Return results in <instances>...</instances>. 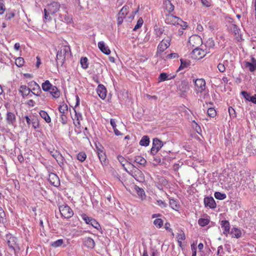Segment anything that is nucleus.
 <instances>
[{"instance_id": "f257e3e1", "label": "nucleus", "mask_w": 256, "mask_h": 256, "mask_svg": "<svg viewBox=\"0 0 256 256\" xmlns=\"http://www.w3.org/2000/svg\"><path fill=\"white\" fill-rule=\"evenodd\" d=\"M61 5L58 2H52L48 4L44 8V22H50L52 18L50 16L54 15L60 10Z\"/></svg>"}, {"instance_id": "a19ab883", "label": "nucleus", "mask_w": 256, "mask_h": 256, "mask_svg": "<svg viewBox=\"0 0 256 256\" xmlns=\"http://www.w3.org/2000/svg\"><path fill=\"white\" fill-rule=\"evenodd\" d=\"M24 59L22 57H18L16 59L15 64L18 67H22L24 64Z\"/></svg>"}, {"instance_id": "864d4df0", "label": "nucleus", "mask_w": 256, "mask_h": 256, "mask_svg": "<svg viewBox=\"0 0 256 256\" xmlns=\"http://www.w3.org/2000/svg\"><path fill=\"white\" fill-rule=\"evenodd\" d=\"M178 58V55L176 53H171L170 54H168L166 57V59L177 58Z\"/></svg>"}, {"instance_id": "7c9ffc66", "label": "nucleus", "mask_w": 256, "mask_h": 256, "mask_svg": "<svg viewBox=\"0 0 256 256\" xmlns=\"http://www.w3.org/2000/svg\"><path fill=\"white\" fill-rule=\"evenodd\" d=\"M134 189L138 197H140L142 200H143L145 197V192L144 190L137 186H135Z\"/></svg>"}, {"instance_id": "72a5a7b5", "label": "nucleus", "mask_w": 256, "mask_h": 256, "mask_svg": "<svg viewBox=\"0 0 256 256\" xmlns=\"http://www.w3.org/2000/svg\"><path fill=\"white\" fill-rule=\"evenodd\" d=\"M190 65V62L182 59L180 60V66L178 69L177 71H179L182 69L187 68Z\"/></svg>"}, {"instance_id": "37998d69", "label": "nucleus", "mask_w": 256, "mask_h": 256, "mask_svg": "<svg viewBox=\"0 0 256 256\" xmlns=\"http://www.w3.org/2000/svg\"><path fill=\"white\" fill-rule=\"evenodd\" d=\"M56 160L58 162L60 166V167H62V166L64 165V162L65 160L64 157L62 155V154H60V155L58 156H57V158H56Z\"/></svg>"}, {"instance_id": "680f3d73", "label": "nucleus", "mask_w": 256, "mask_h": 256, "mask_svg": "<svg viewBox=\"0 0 256 256\" xmlns=\"http://www.w3.org/2000/svg\"><path fill=\"white\" fill-rule=\"evenodd\" d=\"M50 154L56 159L60 155V153L57 150H53L50 151Z\"/></svg>"}, {"instance_id": "79ce46f5", "label": "nucleus", "mask_w": 256, "mask_h": 256, "mask_svg": "<svg viewBox=\"0 0 256 256\" xmlns=\"http://www.w3.org/2000/svg\"><path fill=\"white\" fill-rule=\"evenodd\" d=\"M154 224L158 228H160L163 225V220L161 218H156L154 221Z\"/></svg>"}, {"instance_id": "f8f14e48", "label": "nucleus", "mask_w": 256, "mask_h": 256, "mask_svg": "<svg viewBox=\"0 0 256 256\" xmlns=\"http://www.w3.org/2000/svg\"><path fill=\"white\" fill-rule=\"evenodd\" d=\"M48 180L52 185L56 187H58L60 185L59 178L54 173L50 174Z\"/></svg>"}, {"instance_id": "0eeeda50", "label": "nucleus", "mask_w": 256, "mask_h": 256, "mask_svg": "<svg viewBox=\"0 0 256 256\" xmlns=\"http://www.w3.org/2000/svg\"><path fill=\"white\" fill-rule=\"evenodd\" d=\"M190 87L188 82L183 80L179 84L178 90L181 97L184 98L186 96V94L188 91Z\"/></svg>"}, {"instance_id": "603ef678", "label": "nucleus", "mask_w": 256, "mask_h": 256, "mask_svg": "<svg viewBox=\"0 0 256 256\" xmlns=\"http://www.w3.org/2000/svg\"><path fill=\"white\" fill-rule=\"evenodd\" d=\"M206 46L210 48H212L214 46V42L212 39L210 38L207 40Z\"/></svg>"}, {"instance_id": "5fc2aeb1", "label": "nucleus", "mask_w": 256, "mask_h": 256, "mask_svg": "<svg viewBox=\"0 0 256 256\" xmlns=\"http://www.w3.org/2000/svg\"><path fill=\"white\" fill-rule=\"evenodd\" d=\"M218 68L220 72H224L226 70V67L224 64L219 63L218 65Z\"/></svg>"}, {"instance_id": "423d86ee", "label": "nucleus", "mask_w": 256, "mask_h": 256, "mask_svg": "<svg viewBox=\"0 0 256 256\" xmlns=\"http://www.w3.org/2000/svg\"><path fill=\"white\" fill-rule=\"evenodd\" d=\"M171 38L170 37L164 38L158 44L157 48V54L164 52L170 46Z\"/></svg>"}, {"instance_id": "7ed1b4c3", "label": "nucleus", "mask_w": 256, "mask_h": 256, "mask_svg": "<svg viewBox=\"0 0 256 256\" xmlns=\"http://www.w3.org/2000/svg\"><path fill=\"white\" fill-rule=\"evenodd\" d=\"M165 22L168 24L172 25H181L182 23H184V25L186 24V23H184L182 19L172 14H168L166 15Z\"/></svg>"}, {"instance_id": "09e8293b", "label": "nucleus", "mask_w": 256, "mask_h": 256, "mask_svg": "<svg viewBox=\"0 0 256 256\" xmlns=\"http://www.w3.org/2000/svg\"><path fill=\"white\" fill-rule=\"evenodd\" d=\"M202 4L206 8H209L212 6V2L209 0H200Z\"/></svg>"}, {"instance_id": "8fccbe9b", "label": "nucleus", "mask_w": 256, "mask_h": 256, "mask_svg": "<svg viewBox=\"0 0 256 256\" xmlns=\"http://www.w3.org/2000/svg\"><path fill=\"white\" fill-rule=\"evenodd\" d=\"M194 40L197 41L198 42V44L202 42L201 38L197 36H194L190 37V42H191Z\"/></svg>"}, {"instance_id": "052dcab7", "label": "nucleus", "mask_w": 256, "mask_h": 256, "mask_svg": "<svg viewBox=\"0 0 256 256\" xmlns=\"http://www.w3.org/2000/svg\"><path fill=\"white\" fill-rule=\"evenodd\" d=\"M96 153L97 154H98V152H103L104 151V147L101 146V145H97L96 144Z\"/></svg>"}, {"instance_id": "9b49d317", "label": "nucleus", "mask_w": 256, "mask_h": 256, "mask_svg": "<svg viewBox=\"0 0 256 256\" xmlns=\"http://www.w3.org/2000/svg\"><path fill=\"white\" fill-rule=\"evenodd\" d=\"M58 19L60 21L66 24L70 23L72 20V17L66 11H64L58 14Z\"/></svg>"}, {"instance_id": "13d9d810", "label": "nucleus", "mask_w": 256, "mask_h": 256, "mask_svg": "<svg viewBox=\"0 0 256 256\" xmlns=\"http://www.w3.org/2000/svg\"><path fill=\"white\" fill-rule=\"evenodd\" d=\"M118 160L120 162L121 164L124 167L125 162H126V160H125V158L122 156H118Z\"/></svg>"}, {"instance_id": "c9c22d12", "label": "nucleus", "mask_w": 256, "mask_h": 256, "mask_svg": "<svg viewBox=\"0 0 256 256\" xmlns=\"http://www.w3.org/2000/svg\"><path fill=\"white\" fill-rule=\"evenodd\" d=\"M209 222L210 220L208 218H200L198 220V224L201 226H204L208 225Z\"/></svg>"}, {"instance_id": "e2e57ef3", "label": "nucleus", "mask_w": 256, "mask_h": 256, "mask_svg": "<svg viewBox=\"0 0 256 256\" xmlns=\"http://www.w3.org/2000/svg\"><path fill=\"white\" fill-rule=\"evenodd\" d=\"M241 94L244 98L248 100V99H250L251 96L246 92L245 91H242L241 92Z\"/></svg>"}, {"instance_id": "de8ad7c7", "label": "nucleus", "mask_w": 256, "mask_h": 256, "mask_svg": "<svg viewBox=\"0 0 256 256\" xmlns=\"http://www.w3.org/2000/svg\"><path fill=\"white\" fill-rule=\"evenodd\" d=\"M67 114H61L60 116V121L62 124H65L68 122Z\"/></svg>"}, {"instance_id": "2f4dec72", "label": "nucleus", "mask_w": 256, "mask_h": 256, "mask_svg": "<svg viewBox=\"0 0 256 256\" xmlns=\"http://www.w3.org/2000/svg\"><path fill=\"white\" fill-rule=\"evenodd\" d=\"M150 144V138L147 136H143L140 142V144L142 146H146Z\"/></svg>"}, {"instance_id": "774afa93", "label": "nucleus", "mask_w": 256, "mask_h": 256, "mask_svg": "<svg viewBox=\"0 0 256 256\" xmlns=\"http://www.w3.org/2000/svg\"><path fill=\"white\" fill-rule=\"evenodd\" d=\"M192 250V256H196V248L193 245L191 246Z\"/></svg>"}, {"instance_id": "aec40b11", "label": "nucleus", "mask_w": 256, "mask_h": 256, "mask_svg": "<svg viewBox=\"0 0 256 256\" xmlns=\"http://www.w3.org/2000/svg\"><path fill=\"white\" fill-rule=\"evenodd\" d=\"M84 245L88 248H92L95 246V243L93 239L86 237L83 239Z\"/></svg>"}, {"instance_id": "393cba45", "label": "nucleus", "mask_w": 256, "mask_h": 256, "mask_svg": "<svg viewBox=\"0 0 256 256\" xmlns=\"http://www.w3.org/2000/svg\"><path fill=\"white\" fill-rule=\"evenodd\" d=\"M53 85L50 82L49 80H46L42 84V88L44 92H48L52 87Z\"/></svg>"}, {"instance_id": "6ab92c4d", "label": "nucleus", "mask_w": 256, "mask_h": 256, "mask_svg": "<svg viewBox=\"0 0 256 256\" xmlns=\"http://www.w3.org/2000/svg\"><path fill=\"white\" fill-rule=\"evenodd\" d=\"M98 48L104 54L108 55L110 54V50L109 49L108 46H106L105 43L102 42H100L98 44Z\"/></svg>"}, {"instance_id": "c756f323", "label": "nucleus", "mask_w": 256, "mask_h": 256, "mask_svg": "<svg viewBox=\"0 0 256 256\" xmlns=\"http://www.w3.org/2000/svg\"><path fill=\"white\" fill-rule=\"evenodd\" d=\"M58 110L61 114H68V106L66 104L62 103L59 106Z\"/></svg>"}, {"instance_id": "e433bc0d", "label": "nucleus", "mask_w": 256, "mask_h": 256, "mask_svg": "<svg viewBox=\"0 0 256 256\" xmlns=\"http://www.w3.org/2000/svg\"><path fill=\"white\" fill-rule=\"evenodd\" d=\"M214 196L216 199L219 200H224L226 197V194H222L218 192H215Z\"/></svg>"}, {"instance_id": "4c0bfd02", "label": "nucleus", "mask_w": 256, "mask_h": 256, "mask_svg": "<svg viewBox=\"0 0 256 256\" xmlns=\"http://www.w3.org/2000/svg\"><path fill=\"white\" fill-rule=\"evenodd\" d=\"M77 159L81 162H84L86 158V155L84 152H80L77 155Z\"/></svg>"}, {"instance_id": "bb28decb", "label": "nucleus", "mask_w": 256, "mask_h": 256, "mask_svg": "<svg viewBox=\"0 0 256 256\" xmlns=\"http://www.w3.org/2000/svg\"><path fill=\"white\" fill-rule=\"evenodd\" d=\"M98 157L99 158L100 160V161L102 164H106V155L104 151L100 152L98 154H97Z\"/></svg>"}, {"instance_id": "49530a36", "label": "nucleus", "mask_w": 256, "mask_h": 256, "mask_svg": "<svg viewBox=\"0 0 256 256\" xmlns=\"http://www.w3.org/2000/svg\"><path fill=\"white\" fill-rule=\"evenodd\" d=\"M143 23H144V20H143L142 18H140L138 20L137 23H136V25L134 27L133 30L134 31H136L138 29L140 28L142 26Z\"/></svg>"}, {"instance_id": "c85d7f7f", "label": "nucleus", "mask_w": 256, "mask_h": 256, "mask_svg": "<svg viewBox=\"0 0 256 256\" xmlns=\"http://www.w3.org/2000/svg\"><path fill=\"white\" fill-rule=\"evenodd\" d=\"M176 238L178 243V245L180 246H182V240H184L186 238L185 234L182 231L180 232L176 235Z\"/></svg>"}, {"instance_id": "c03bdc74", "label": "nucleus", "mask_w": 256, "mask_h": 256, "mask_svg": "<svg viewBox=\"0 0 256 256\" xmlns=\"http://www.w3.org/2000/svg\"><path fill=\"white\" fill-rule=\"evenodd\" d=\"M88 224L92 225L96 230H99L100 228V224L94 219L93 218L90 220V222Z\"/></svg>"}, {"instance_id": "f03ea898", "label": "nucleus", "mask_w": 256, "mask_h": 256, "mask_svg": "<svg viewBox=\"0 0 256 256\" xmlns=\"http://www.w3.org/2000/svg\"><path fill=\"white\" fill-rule=\"evenodd\" d=\"M70 54V50L69 46H62L60 47L57 52L56 56V62L57 64L62 65L66 58Z\"/></svg>"}, {"instance_id": "f704fd0d", "label": "nucleus", "mask_w": 256, "mask_h": 256, "mask_svg": "<svg viewBox=\"0 0 256 256\" xmlns=\"http://www.w3.org/2000/svg\"><path fill=\"white\" fill-rule=\"evenodd\" d=\"M134 161L140 165H144L146 162V160L143 157L139 156L135 157Z\"/></svg>"}, {"instance_id": "4d7b16f0", "label": "nucleus", "mask_w": 256, "mask_h": 256, "mask_svg": "<svg viewBox=\"0 0 256 256\" xmlns=\"http://www.w3.org/2000/svg\"><path fill=\"white\" fill-rule=\"evenodd\" d=\"M231 30L235 34H238L240 29L236 24H232L231 27Z\"/></svg>"}, {"instance_id": "dca6fc26", "label": "nucleus", "mask_w": 256, "mask_h": 256, "mask_svg": "<svg viewBox=\"0 0 256 256\" xmlns=\"http://www.w3.org/2000/svg\"><path fill=\"white\" fill-rule=\"evenodd\" d=\"M96 92L102 99L104 100L106 98V90L104 85L99 84L96 88Z\"/></svg>"}, {"instance_id": "a878e982", "label": "nucleus", "mask_w": 256, "mask_h": 256, "mask_svg": "<svg viewBox=\"0 0 256 256\" xmlns=\"http://www.w3.org/2000/svg\"><path fill=\"white\" fill-rule=\"evenodd\" d=\"M30 92L36 96H40L42 93L40 86L36 82H34V87Z\"/></svg>"}, {"instance_id": "b1692460", "label": "nucleus", "mask_w": 256, "mask_h": 256, "mask_svg": "<svg viewBox=\"0 0 256 256\" xmlns=\"http://www.w3.org/2000/svg\"><path fill=\"white\" fill-rule=\"evenodd\" d=\"M53 98H57L60 96V92L56 88V86H53L50 91L48 92Z\"/></svg>"}, {"instance_id": "69168bd1", "label": "nucleus", "mask_w": 256, "mask_h": 256, "mask_svg": "<svg viewBox=\"0 0 256 256\" xmlns=\"http://www.w3.org/2000/svg\"><path fill=\"white\" fill-rule=\"evenodd\" d=\"M5 10V6L2 3H0V14L4 13Z\"/></svg>"}, {"instance_id": "9d476101", "label": "nucleus", "mask_w": 256, "mask_h": 256, "mask_svg": "<svg viewBox=\"0 0 256 256\" xmlns=\"http://www.w3.org/2000/svg\"><path fill=\"white\" fill-rule=\"evenodd\" d=\"M16 239L12 234H6V240L9 248L13 250H15V248L16 246Z\"/></svg>"}, {"instance_id": "20e7f679", "label": "nucleus", "mask_w": 256, "mask_h": 256, "mask_svg": "<svg viewBox=\"0 0 256 256\" xmlns=\"http://www.w3.org/2000/svg\"><path fill=\"white\" fill-rule=\"evenodd\" d=\"M59 210L62 216L66 218H69L74 215L72 210L66 204H63L60 206Z\"/></svg>"}, {"instance_id": "4468645a", "label": "nucleus", "mask_w": 256, "mask_h": 256, "mask_svg": "<svg viewBox=\"0 0 256 256\" xmlns=\"http://www.w3.org/2000/svg\"><path fill=\"white\" fill-rule=\"evenodd\" d=\"M192 57L195 59L202 58L205 56V52L199 48H196L192 50Z\"/></svg>"}, {"instance_id": "2eb2a0df", "label": "nucleus", "mask_w": 256, "mask_h": 256, "mask_svg": "<svg viewBox=\"0 0 256 256\" xmlns=\"http://www.w3.org/2000/svg\"><path fill=\"white\" fill-rule=\"evenodd\" d=\"M223 230V234L226 236H228V234H230V224L228 221L226 220H222L220 224Z\"/></svg>"}, {"instance_id": "ea45409f", "label": "nucleus", "mask_w": 256, "mask_h": 256, "mask_svg": "<svg viewBox=\"0 0 256 256\" xmlns=\"http://www.w3.org/2000/svg\"><path fill=\"white\" fill-rule=\"evenodd\" d=\"M63 242H64L63 240L62 239H60L56 241L52 242L51 243L50 245L52 247L58 248V247L61 246L62 245V244H63Z\"/></svg>"}, {"instance_id": "412c9836", "label": "nucleus", "mask_w": 256, "mask_h": 256, "mask_svg": "<svg viewBox=\"0 0 256 256\" xmlns=\"http://www.w3.org/2000/svg\"><path fill=\"white\" fill-rule=\"evenodd\" d=\"M230 234L232 238H239L242 236V232L240 229L237 228H232Z\"/></svg>"}, {"instance_id": "0e129e2a", "label": "nucleus", "mask_w": 256, "mask_h": 256, "mask_svg": "<svg viewBox=\"0 0 256 256\" xmlns=\"http://www.w3.org/2000/svg\"><path fill=\"white\" fill-rule=\"evenodd\" d=\"M37 122H38V120L36 119H35V118L32 119V126L35 129L38 126V124Z\"/></svg>"}, {"instance_id": "473e14b6", "label": "nucleus", "mask_w": 256, "mask_h": 256, "mask_svg": "<svg viewBox=\"0 0 256 256\" xmlns=\"http://www.w3.org/2000/svg\"><path fill=\"white\" fill-rule=\"evenodd\" d=\"M80 63L84 69H86L88 66V59L86 57H82L80 58Z\"/></svg>"}, {"instance_id": "39448f33", "label": "nucleus", "mask_w": 256, "mask_h": 256, "mask_svg": "<svg viewBox=\"0 0 256 256\" xmlns=\"http://www.w3.org/2000/svg\"><path fill=\"white\" fill-rule=\"evenodd\" d=\"M193 82L194 83L195 90L197 94L202 93L206 90V81L204 78L194 79Z\"/></svg>"}, {"instance_id": "3c124183", "label": "nucleus", "mask_w": 256, "mask_h": 256, "mask_svg": "<svg viewBox=\"0 0 256 256\" xmlns=\"http://www.w3.org/2000/svg\"><path fill=\"white\" fill-rule=\"evenodd\" d=\"M228 112L231 118H234L236 117L235 110L232 107L228 108Z\"/></svg>"}, {"instance_id": "58836bf2", "label": "nucleus", "mask_w": 256, "mask_h": 256, "mask_svg": "<svg viewBox=\"0 0 256 256\" xmlns=\"http://www.w3.org/2000/svg\"><path fill=\"white\" fill-rule=\"evenodd\" d=\"M166 9L169 12H172L174 10V6L170 0L166 1Z\"/></svg>"}, {"instance_id": "338daca9", "label": "nucleus", "mask_w": 256, "mask_h": 256, "mask_svg": "<svg viewBox=\"0 0 256 256\" xmlns=\"http://www.w3.org/2000/svg\"><path fill=\"white\" fill-rule=\"evenodd\" d=\"M248 101L256 104V94H254L253 96H251L250 98L248 99Z\"/></svg>"}, {"instance_id": "a211bd4d", "label": "nucleus", "mask_w": 256, "mask_h": 256, "mask_svg": "<svg viewBox=\"0 0 256 256\" xmlns=\"http://www.w3.org/2000/svg\"><path fill=\"white\" fill-rule=\"evenodd\" d=\"M204 203L206 206L210 208H214L216 207V204L213 198L207 197L204 199Z\"/></svg>"}, {"instance_id": "f3484780", "label": "nucleus", "mask_w": 256, "mask_h": 256, "mask_svg": "<svg viewBox=\"0 0 256 256\" xmlns=\"http://www.w3.org/2000/svg\"><path fill=\"white\" fill-rule=\"evenodd\" d=\"M176 77V75H172L171 74H168L166 72L161 73L158 78V82H162L168 80H170Z\"/></svg>"}, {"instance_id": "cd10ccee", "label": "nucleus", "mask_w": 256, "mask_h": 256, "mask_svg": "<svg viewBox=\"0 0 256 256\" xmlns=\"http://www.w3.org/2000/svg\"><path fill=\"white\" fill-rule=\"evenodd\" d=\"M40 116L45 120L47 123L51 122V118L48 114L44 110H40Z\"/></svg>"}, {"instance_id": "5701e85b", "label": "nucleus", "mask_w": 256, "mask_h": 256, "mask_svg": "<svg viewBox=\"0 0 256 256\" xmlns=\"http://www.w3.org/2000/svg\"><path fill=\"white\" fill-rule=\"evenodd\" d=\"M169 205L173 210L178 211L180 208V204L178 202L172 198H170Z\"/></svg>"}, {"instance_id": "a18cd8bd", "label": "nucleus", "mask_w": 256, "mask_h": 256, "mask_svg": "<svg viewBox=\"0 0 256 256\" xmlns=\"http://www.w3.org/2000/svg\"><path fill=\"white\" fill-rule=\"evenodd\" d=\"M207 112L208 116L212 118H214L216 114V110L212 108H209Z\"/></svg>"}, {"instance_id": "ddd939ff", "label": "nucleus", "mask_w": 256, "mask_h": 256, "mask_svg": "<svg viewBox=\"0 0 256 256\" xmlns=\"http://www.w3.org/2000/svg\"><path fill=\"white\" fill-rule=\"evenodd\" d=\"M6 121L8 124L14 126L16 122V116L14 112H8L6 114Z\"/></svg>"}, {"instance_id": "4be33fe9", "label": "nucleus", "mask_w": 256, "mask_h": 256, "mask_svg": "<svg viewBox=\"0 0 256 256\" xmlns=\"http://www.w3.org/2000/svg\"><path fill=\"white\" fill-rule=\"evenodd\" d=\"M31 90L26 86H20L19 92L21 93L22 96H27L30 94Z\"/></svg>"}, {"instance_id": "6e6552de", "label": "nucleus", "mask_w": 256, "mask_h": 256, "mask_svg": "<svg viewBox=\"0 0 256 256\" xmlns=\"http://www.w3.org/2000/svg\"><path fill=\"white\" fill-rule=\"evenodd\" d=\"M163 146L162 142L157 138L153 139L152 146L150 150V154L155 155Z\"/></svg>"}, {"instance_id": "1a4fd4ad", "label": "nucleus", "mask_w": 256, "mask_h": 256, "mask_svg": "<svg viewBox=\"0 0 256 256\" xmlns=\"http://www.w3.org/2000/svg\"><path fill=\"white\" fill-rule=\"evenodd\" d=\"M244 66L246 69L248 70L250 72H254L256 70V59L252 57L250 62H245Z\"/></svg>"}, {"instance_id": "6e6d98bb", "label": "nucleus", "mask_w": 256, "mask_h": 256, "mask_svg": "<svg viewBox=\"0 0 256 256\" xmlns=\"http://www.w3.org/2000/svg\"><path fill=\"white\" fill-rule=\"evenodd\" d=\"M157 204L162 208H165L167 206V204L162 200H158Z\"/></svg>"}, {"instance_id": "bf43d9fd", "label": "nucleus", "mask_w": 256, "mask_h": 256, "mask_svg": "<svg viewBox=\"0 0 256 256\" xmlns=\"http://www.w3.org/2000/svg\"><path fill=\"white\" fill-rule=\"evenodd\" d=\"M217 255L218 256H221V254H224V252L223 251V247L222 246H220L218 248V250H217Z\"/></svg>"}]
</instances>
